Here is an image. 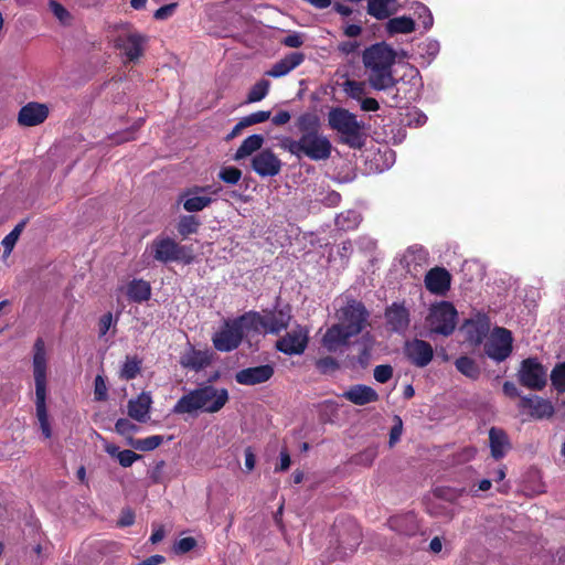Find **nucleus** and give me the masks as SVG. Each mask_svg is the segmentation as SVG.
<instances>
[{
  "label": "nucleus",
  "instance_id": "obj_1",
  "mask_svg": "<svg viewBox=\"0 0 565 565\" xmlns=\"http://www.w3.org/2000/svg\"><path fill=\"white\" fill-rule=\"evenodd\" d=\"M396 53L385 43H376L367 47L362 55L370 85L377 90H384L395 85L392 66Z\"/></svg>",
  "mask_w": 565,
  "mask_h": 565
},
{
  "label": "nucleus",
  "instance_id": "obj_2",
  "mask_svg": "<svg viewBox=\"0 0 565 565\" xmlns=\"http://www.w3.org/2000/svg\"><path fill=\"white\" fill-rule=\"evenodd\" d=\"M228 402L226 388L204 385L183 395L174 405L175 414H192L195 412L217 413Z\"/></svg>",
  "mask_w": 565,
  "mask_h": 565
},
{
  "label": "nucleus",
  "instance_id": "obj_3",
  "mask_svg": "<svg viewBox=\"0 0 565 565\" xmlns=\"http://www.w3.org/2000/svg\"><path fill=\"white\" fill-rule=\"evenodd\" d=\"M280 147L297 158L307 157L313 161L327 160L332 149L330 140L321 132L302 134L298 140L285 137Z\"/></svg>",
  "mask_w": 565,
  "mask_h": 565
},
{
  "label": "nucleus",
  "instance_id": "obj_4",
  "mask_svg": "<svg viewBox=\"0 0 565 565\" xmlns=\"http://www.w3.org/2000/svg\"><path fill=\"white\" fill-rule=\"evenodd\" d=\"M252 319H255L254 316L246 313L237 319L226 321L212 337L214 348L221 352H230L238 348L245 332L253 331L249 326Z\"/></svg>",
  "mask_w": 565,
  "mask_h": 565
},
{
  "label": "nucleus",
  "instance_id": "obj_5",
  "mask_svg": "<svg viewBox=\"0 0 565 565\" xmlns=\"http://www.w3.org/2000/svg\"><path fill=\"white\" fill-rule=\"evenodd\" d=\"M426 322L431 332L447 337L456 328L457 310L450 302H438L430 307Z\"/></svg>",
  "mask_w": 565,
  "mask_h": 565
},
{
  "label": "nucleus",
  "instance_id": "obj_6",
  "mask_svg": "<svg viewBox=\"0 0 565 565\" xmlns=\"http://www.w3.org/2000/svg\"><path fill=\"white\" fill-rule=\"evenodd\" d=\"M148 250L156 260L161 263L184 262L189 264L193 258L186 247L179 245L169 237L156 238L147 248Z\"/></svg>",
  "mask_w": 565,
  "mask_h": 565
},
{
  "label": "nucleus",
  "instance_id": "obj_7",
  "mask_svg": "<svg viewBox=\"0 0 565 565\" xmlns=\"http://www.w3.org/2000/svg\"><path fill=\"white\" fill-rule=\"evenodd\" d=\"M218 191L220 188L213 185H194L183 190L179 194L178 202L186 212H200L213 202V195H216Z\"/></svg>",
  "mask_w": 565,
  "mask_h": 565
},
{
  "label": "nucleus",
  "instance_id": "obj_8",
  "mask_svg": "<svg viewBox=\"0 0 565 565\" xmlns=\"http://www.w3.org/2000/svg\"><path fill=\"white\" fill-rule=\"evenodd\" d=\"M518 380L526 388L541 391L547 383V369L537 359L527 358L521 362Z\"/></svg>",
  "mask_w": 565,
  "mask_h": 565
},
{
  "label": "nucleus",
  "instance_id": "obj_9",
  "mask_svg": "<svg viewBox=\"0 0 565 565\" xmlns=\"http://www.w3.org/2000/svg\"><path fill=\"white\" fill-rule=\"evenodd\" d=\"M329 125L332 129L341 134L345 141L353 145L358 138L361 125L354 115L342 108L332 109L328 116Z\"/></svg>",
  "mask_w": 565,
  "mask_h": 565
},
{
  "label": "nucleus",
  "instance_id": "obj_10",
  "mask_svg": "<svg viewBox=\"0 0 565 565\" xmlns=\"http://www.w3.org/2000/svg\"><path fill=\"white\" fill-rule=\"evenodd\" d=\"M486 354L497 361H504L512 352V334L504 328H495L484 343Z\"/></svg>",
  "mask_w": 565,
  "mask_h": 565
},
{
  "label": "nucleus",
  "instance_id": "obj_11",
  "mask_svg": "<svg viewBox=\"0 0 565 565\" xmlns=\"http://www.w3.org/2000/svg\"><path fill=\"white\" fill-rule=\"evenodd\" d=\"M248 316H254L255 319L249 322V326L253 328L255 332H265V333H278L281 330L286 329L290 321L289 311L278 310L275 312H269L265 316H262L258 312H249Z\"/></svg>",
  "mask_w": 565,
  "mask_h": 565
},
{
  "label": "nucleus",
  "instance_id": "obj_12",
  "mask_svg": "<svg viewBox=\"0 0 565 565\" xmlns=\"http://www.w3.org/2000/svg\"><path fill=\"white\" fill-rule=\"evenodd\" d=\"M367 319V312L364 306L358 301H350L348 305L340 310V324L349 330V334H359L365 326Z\"/></svg>",
  "mask_w": 565,
  "mask_h": 565
},
{
  "label": "nucleus",
  "instance_id": "obj_13",
  "mask_svg": "<svg viewBox=\"0 0 565 565\" xmlns=\"http://www.w3.org/2000/svg\"><path fill=\"white\" fill-rule=\"evenodd\" d=\"M147 38L138 32L126 30L115 39V46L127 61H137L143 54Z\"/></svg>",
  "mask_w": 565,
  "mask_h": 565
},
{
  "label": "nucleus",
  "instance_id": "obj_14",
  "mask_svg": "<svg viewBox=\"0 0 565 565\" xmlns=\"http://www.w3.org/2000/svg\"><path fill=\"white\" fill-rule=\"evenodd\" d=\"M33 376L35 383V399L46 398V353L42 339L34 343Z\"/></svg>",
  "mask_w": 565,
  "mask_h": 565
},
{
  "label": "nucleus",
  "instance_id": "obj_15",
  "mask_svg": "<svg viewBox=\"0 0 565 565\" xmlns=\"http://www.w3.org/2000/svg\"><path fill=\"white\" fill-rule=\"evenodd\" d=\"M307 343L308 330L302 327H297L278 340L276 348L285 354L294 355L301 354L306 350Z\"/></svg>",
  "mask_w": 565,
  "mask_h": 565
},
{
  "label": "nucleus",
  "instance_id": "obj_16",
  "mask_svg": "<svg viewBox=\"0 0 565 565\" xmlns=\"http://www.w3.org/2000/svg\"><path fill=\"white\" fill-rule=\"evenodd\" d=\"M252 167L260 177H274L280 172L281 161L271 150L265 149L253 158Z\"/></svg>",
  "mask_w": 565,
  "mask_h": 565
},
{
  "label": "nucleus",
  "instance_id": "obj_17",
  "mask_svg": "<svg viewBox=\"0 0 565 565\" xmlns=\"http://www.w3.org/2000/svg\"><path fill=\"white\" fill-rule=\"evenodd\" d=\"M405 354L418 367H424L429 364L433 359L434 350L431 345L424 341L414 339L407 341L405 344Z\"/></svg>",
  "mask_w": 565,
  "mask_h": 565
},
{
  "label": "nucleus",
  "instance_id": "obj_18",
  "mask_svg": "<svg viewBox=\"0 0 565 565\" xmlns=\"http://www.w3.org/2000/svg\"><path fill=\"white\" fill-rule=\"evenodd\" d=\"M274 375V367L269 364L247 367L236 373L235 380L242 385H256L267 382Z\"/></svg>",
  "mask_w": 565,
  "mask_h": 565
},
{
  "label": "nucleus",
  "instance_id": "obj_19",
  "mask_svg": "<svg viewBox=\"0 0 565 565\" xmlns=\"http://www.w3.org/2000/svg\"><path fill=\"white\" fill-rule=\"evenodd\" d=\"M47 116L49 108L44 104L29 103L20 109L18 122L24 127H33L42 124Z\"/></svg>",
  "mask_w": 565,
  "mask_h": 565
},
{
  "label": "nucleus",
  "instance_id": "obj_20",
  "mask_svg": "<svg viewBox=\"0 0 565 565\" xmlns=\"http://www.w3.org/2000/svg\"><path fill=\"white\" fill-rule=\"evenodd\" d=\"M450 274L444 268H434L425 277L426 288L433 292L443 295L450 288Z\"/></svg>",
  "mask_w": 565,
  "mask_h": 565
},
{
  "label": "nucleus",
  "instance_id": "obj_21",
  "mask_svg": "<svg viewBox=\"0 0 565 565\" xmlns=\"http://www.w3.org/2000/svg\"><path fill=\"white\" fill-rule=\"evenodd\" d=\"M351 337H353V334H349V330H345L342 324L337 323L324 333L322 345L329 352H335L339 348L345 345Z\"/></svg>",
  "mask_w": 565,
  "mask_h": 565
},
{
  "label": "nucleus",
  "instance_id": "obj_22",
  "mask_svg": "<svg viewBox=\"0 0 565 565\" xmlns=\"http://www.w3.org/2000/svg\"><path fill=\"white\" fill-rule=\"evenodd\" d=\"M385 318L388 326L395 332H405L409 326V313L407 309L397 303H393L386 309Z\"/></svg>",
  "mask_w": 565,
  "mask_h": 565
},
{
  "label": "nucleus",
  "instance_id": "obj_23",
  "mask_svg": "<svg viewBox=\"0 0 565 565\" xmlns=\"http://www.w3.org/2000/svg\"><path fill=\"white\" fill-rule=\"evenodd\" d=\"M152 404L151 395L147 392H142L135 399L128 402V415L140 423L146 422L149 418V411Z\"/></svg>",
  "mask_w": 565,
  "mask_h": 565
},
{
  "label": "nucleus",
  "instance_id": "obj_24",
  "mask_svg": "<svg viewBox=\"0 0 565 565\" xmlns=\"http://www.w3.org/2000/svg\"><path fill=\"white\" fill-rule=\"evenodd\" d=\"M305 60V55L300 52H292L286 55L284 58L273 65V67L266 72V75L270 77H281L287 75L289 72L299 66Z\"/></svg>",
  "mask_w": 565,
  "mask_h": 565
},
{
  "label": "nucleus",
  "instance_id": "obj_25",
  "mask_svg": "<svg viewBox=\"0 0 565 565\" xmlns=\"http://www.w3.org/2000/svg\"><path fill=\"white\" fill-rule=\"evenodd\" d=\"M520 407L530 409L531 415L536 418H547L554 413L552 403L537 396H523L520 401Z\"/></svg>",
  "mask_w": 565,
  "mask_h": 565
},
{
  "label": "nucleus",
  "instance_id": "obj_26",
  "mask_svg": "<svg viewBox=\"0 0 565 565\" xmlns=\"http://www.w3.org/2000/svg\"><path fill=\"white\" fill-rule=\"evenodd\" d=\"M399 9L401 4L397 0H369L367 2V13L377 20H385Z\"/></svg>",
  "mask_w": 565,
  "mask_h": 565
},
{
  "label": "nucleus",
  "instance_id": "obj_27",
  "mask_svg": "<svg viewBox=\"0 0 565 565\" xmlns=\"http://www.w3.org/2000/svg\"><path fill=\"white\" fill-rule=\"evenodd\" d=\"M342 396L355 405H365L375 402L379 398L375 390L371 386L361 384L350 387Z\"/></svg>",
  "mask_w": 565,
  "mask_h": 565
},
{
  "label": "nucleus",
  "instance_id": "obj_28",
  "mask_svg": "<svg viewBox=\"0 0 565 565\" xmlns=\"http://www.w3.org/2000/svg\"><path fill=\"white\" fill-rule=\"evenodd\" d=\"M489 443L491 455L495 459H500L505 456L510 449L509 438L507 434L500 428L492 427L489 430Z\"/></svg>",
  "mask_w": 565,
  "mask_h": 565
},
{
  "label": "nucleus",
  "instance_id": "obj_29",
  "mask_svg": "<svg viewBox=\"0 0 565 565\" xmlns=\"http://www.w3.org/2000/svg\"><path fill=\"white\" fill-rule=\"evenodd\" d=\"M209 362L210 358L207 352L198 351L192 347L189 348V350L185 351L180 358L181 365L192 370L203 369L209 364Z\"/></svg>",
  "mask_w": 565,
  "mask_h": 565
},
{
  "label": "nucleus",
  "instance_id": "obj_30",
  "mask_svg": "<svg viewBox=\"0 0 565 565\" xmlns=\"http://www.w3.org/2000/svg\"><path fill=\"white\" fill-rule=\"evenodd\" d=\"M385 30L388 34H408L415 31V21L411 17H396L387 21Z\"/></svg>",
  "mask_w": 565,
  "mask_h": 565
},
{
  "label": "nucleus",
  "instance_id": "obj_31",
  "mask_svg": "<svg viewBox=\"0 0 565 565\" xmlns=\"http://www.w3.org/2000/svg\"><path fill=\"white\" fill-rule=\"evenodd\" d=\"M127 296L135 302L146 301L151 296V287L142 279H135L127 287Z\"/></svg>",
  "mask_w": 565,
  "mask_h": 565
},
{
  "label": "nucleus",
  "instance_id": "obj_32",
  "mask_svg": "<svg viewBox=\"0 0 565 565\" xmlns=\"http://www.w3.org/2000/svg\"><path fill=\"white\" fill-rule=\"evenodd\" d=\"M263 143L264 137L262 135H252L247 137L237 149L234 159L241 160L250 156L253 152L259 150Z\"/></svg>",
  "mask_w": 565,
  "mask_h": 565
},
{
  "label": "nucleus",
  "instance_id": "obj_33",
  "mask_svg": "<svg viewBox=\"0 0 565 565\" xmlns=\"http://www.w3.org/2000/svg\"><path fill=\"white\" fill-rule=\"evenodd\" d=\"M390 526L391 529L407 535L417 531L416 520L413 514L392 518L390 520Z\"/></svg>",
  "mask_w": 565,
  "mask_h": 565
},
{
  "label": "nucleus",
  "instance_id": "obj_34",
  "mask_svg": "<svg viewBox=\"0 0 565 565\" xmlns=\"http://www.w3.org/2000/svg\"><path fill=\"white\" fill-rule=\"evenodd\" d=\"M141 360L136 355H127L119 371V377L121 380H132L141 371Z\"/></svg>",
  "mask_w": 565,
  "mask_h": 565
},
{
  "label": "nucleus",
  "instance_id": "obj_35",
  "mask_svg": "<svg viewBox=\"0 0 565 565\" xmlns=\"http://www.w3.org/2000/svg\"><path fill=\"white\" fill-rule=\"evenodd\" d=\"M46 398H36L35 399V408H36V417L40 424V428L45 438H51L52 429L49 422V415L46 411Z\"/></svg>",
  "mask_w": 565,
  "mask_h": 565
},
{
  "label": "nucleus",
  "instance_id": "obj_36",
  "mask_svg": "<svg viewBox=\"0 0 565 565\" xmlns=\"http://www.w3.org/2000/svg\"><path fill=\"white\" fill-rule=\"evenodd\" d=\"M163 443V437L160 435L149 436L142 439L128 438V444L140 451H151L158 448Z\"/></svg>",
  "mask_w": 565,
  "mask_h": 565
},
{
  "label": "nucleus",
  "instance_id": "obj_37",
  "mask_svg": "<svg viewBox=\"0 0 565 565\" xmlns=\"http://www.w3.org/2000/svg\"><path fill=\"white\" fill-rule=\"evenodd\" d=\"M361 222V216L355 211H345L335 217V225L343 231H350L358 227Z\"/></svg>",
  "mask_w": 565,
  "mask_h": 565
},
{
  "label": "nucleus",
  "instance_id": "obj_38",
  "mask_svg": "<svg viewBox=\"0 0 565 565\" xmlns=\"http://www.w3.org/2000/svg\"><path fill=\"white\" fill-rule=\"evenodd\" d=\"M297 128L302 134H309V132H319V118L317 115L311 113H306L299 116L297 119Z\"/></svg>",
  "mask_w": 565,
  "mask_h": 565
},
{
  "label": "nucleus",
  "instance_id": "obj_39",
  "mask_svg": "<svg viewBox=\"0 0 565 565\" xmlns=\"http://www.w3.org/2000/svg\"><path fill=\"white\" fill-rule=\"evenodd\" d=\"M456 367L460 373L473 380L477 379L480 374V370L477 363L468 356L459 358L456 361Z\"/></svg>",
  "mask_w": 565,
  "mask_h": 565
},
{
  "label": "nucleus",
  "instance_id": "obj_40",
  "mask_svg": "<svg viewBox=\"0 0 565 565\" xmlns=\"http://www.w3.org/2000/svg\"><path fill=\"white\" fill-rule=\"evenodd\" d=\"M270 82L267 79H260L258 81L253 87L250 88L248 96H247V103H256L264 99L269 90Z\"/></svg>",
  "mask_w": 565,
  "mask_h": 565
},
{
  "label": "nucleus",
  "instance_id": "obj_41",
  "mask_svg": "<svg viewBox=\"0 0 565 565\" xmlns=\"http://www.w3.org/2000/svg\"><path fill=\"white\" fill-rule=\"evenodd\" d=\"M24 227V223L18 224L3 239H2V247H3V257H8L11 252L14 248V245L17 244L19 236Z\"/></svg>",
  "mask_w": 565,
  "mask_h": 565
},
{
  "label": "nucleus",
  "instance_id": "obj_42",
  "mask_svg": "<svg viewBox=\"0 0 565 565\" xmlns=\"http://www.w3.org/2000/svg\"><path fill=\"white\" fill-rule=\"evenodd\" d=\"M199 225H200V222L195 216H192V215L182 216L178 224V232L183 237H186L190 234L195 233L199 228Z\"/></svg>",
  "mask_w": 565,
  "mask_h": 565
},
{
  "label": "nucleus",
  "instance_id": "obj_43",
  "mask_svg": "<svg viewBox=\"0 0 565 565\" xmlns=\"http://www.w3.org/2000/svg\"><path fill=\"white\" fill-rule=\"evenodd\" d=\"M343 90L351 98L361 100L366 94L365 84L363 82H356L348 79L343 83Z\"/></svg>",
  "mask_w": 565,
  "mask_h": 565
},
{
  "label": "nucleus",
  "instance_id": "obj_44",
  "mask_svg": "<svg viewBox=\"0 0 565 565\" xmlns=\"http://www.w3.org/2000/svg\"><path fill=\"white\" fill-rule=\"evenodd\" d=\"M377 457V449L375 447L366 448L353 458V462L356 465L369 467L373 463Z\"/></svg>",
  "mask_w": 565,
  "mask_h": 565
},
{
  "label": "nucleus",
  "instance_id": "obj_45",
  "mask_svg": "<svg viewBox=\"0 0 565 565\" xmlns=\"http://www.w3.org/2000/svg\"><path fill=\"white\" fill-rule=\"evenodd\" d=\"M551 381L559 392H565V362L554 367Z\"/></svg>",
  "mask_w": 565,
  "mask_h": 565
},
{
  "label": "nucleus",
  "instance_id": "obj_46",
  "mask_svg": "<svg viewBox=\"0 0 565 565\" xmlns=\"http://www.w3.org/2000/svg\"><path fill=\"white\" fill-rule=\"evenodd\" d=\"M468 328L469 339L476 344L481 343L488 332V327L483 323H471Z\"/></svg>",
  "mask_w": 565,
  "mask_h": 565
},
{
  "label": "nucleus",
  "instance_id": "obj_47",
  "mask_svg": "<svg viewBox=\"0 0 565 565\" xmlns=\"http://www.w3.org/2000/svg\"><path fill=\"white\" fill-rule=\"evenodd\" d=\"M218 177L222 181L228 184H236L242 177V172L237 168L227 167L220 171Z\"/></svg>",
  "mask_w": 565,
  "mask_h": 565
},
{
  "label": "nucleus",
  "instance_id": "obj_48",
  "mask_svg": "<svg viewBox=\"0 0 565 565\" xmlns=\"http://www.w3.org/2000/svg\"><path fill=\"white\" fill-rule=\"evenodd\" d=\"M137 429H138V427L135 424H132L129 419H126V418H120L115 424V430L119 435L125 436V437L131 438L130 436L134 433H136Z\"/></svg>",
  "mask_w": 565,
  "mask_h": 565
},
{
  "label": "nucleus",
  "instance_id": "obj_49",
  "mask_svg": "<svg viewBox=\"0 0 565 565\" xmlns=\"http://www.w3.org/2000/svg\"><path fill=\"white\" fill-rule=\"evenodd\" d=\"M94 396L96 401L107 399V385L103 375H97L95 377Z\"/></svg>",
  "mask_w": 565,
  "mask_h": 565
},
{
  "label": "nucleus",
  "instance_id": "obj_50",
  "mask_svg": "<svg viewBox=\"0 0 565 565\" xmlns=\"http://www.w3.org/2000/svg\"><path fill=\"white\" fill-rule=\"evenodd\" d=\"M316 365L321 373H331L339 367L338 362L331 356L318 360Z\"/></svg>",
  "mask_w": 565,
  "mask_h": 565
},
{
  "label": "nucleus",
  "instance_id": "obj_51",
  "mask_svg": "<svg viewBox=\"0 0 565 565\" xmlns=\"http://www.w3.org/2000/svg\"><path fill=\"white\" fill-rule=\"evenodd\" d=\"M177 7H178V3L166 4L161 8H159L158 10H156V12L153 13V18L159 21L167 20L174 14Z\"/></svg>",
  "mask_w": 565,
  "mask_h": 565
},
{
  "label": "nucleus",
  "instance_id": "obj_52",
  "mask_svg": "<svg viewBox=\"0 0 565 565\" xmlns=\"http://www.w3.org/2000/svg\"><path fill=\"white\" fill-rule=\"evenodd\" d=\"M393 375V369L390 365H377L374 369V379L380 383H386Z\"/></svg>",
  "mask_w": 565,
  "mask_h": 565
},
{
  "label": "nucleus",
  "instance_id": "obj_53",
  "mask_svg": "<svg viewBox=\"0 0 565 565\" xmlns=\"http://www.w3.org/2000/svg\"><path fill=\"white\" fill-rule=\"evenodd\" d=\"M139 458L140 456L134 452L132 450H121L117 457L120 466L125 468L130 467Z\"/></svg>",
  "mask_w": 565,
  "mask_h": 565
},
{
  "label": "nucleus",
  "instance_id": "obj_54",
  "mask_svg": "<svg viewBox=\"0 0 565 565\" xmlns=\"http://www.w3.org/2000/svg\"><path fill=\"white\" fill-rule=\"evenodd\" d=\"M269 118H270V111H267V110H259V111L253 113V114L244 117L248 127L252 125H255V124L264 122V121L268 120Z\"/></svg>",
  "mask_w": 565,
  "mask_h": 565
},
{
  "label": "nucleus",
  "instance_id": "obj_55",
  "mask_svg": "<svg viewBox=\"0 0 565 565\" xmlns=\"http://www.w3.org/2000/svg\"><path fill=\"white\" fill-rule=\"evenodd\" d=\"M281 43L287 47L297 49L303 44V35L298 32L288 34Z\"/></svg>",
  "mask_w": 565,
  "mask_h": 565
},
{
  "label": "nucleus",
  "instance_id": "obj_56",
  "mask_svg": "<svg viewBox=\"0 0 565 565\" xmlns=\"http://www.w3.org/2000/svg\"><path fill=\"white\" fill-rule=\"evenodd\" d=\"M50 8H51L52 12L54 13V15L61 22H63V23L67 22L70 14H68L67 10L62 4L52 0V1H50Z\"/></svg>",
  "mask_w": 565,
  "mask_h": 565
},
{
  "label": "nucleus",
  "instance_id": "obj_57",
  "mask_svg": "<svg viewBox=\"0 0 565 565\" xmlns=\"http://www.w3.org/2000/svg\"><path fill=\"white\" fill-rule=\"evenodd\" d=\"M395 425L392 427L390 433V446H394L401 438L403 431V423L398 416L394 418Z\"/></svg>",
  "mask_w": 565,
  "mask_h": 565
},
{
  "label": "nucleus",
  "instance_id": "obj_58",
  "mask_svg": "<svg viewBox=\"0 0 565 565\" xmlns=\"http://www.w3.org/2000/svg\"><path fill=\"white\" fill-rule=\"evenodd\" d=\"M419 18L423 19V25L426 30L430 29L434 22L433 15L426 6H418Z\"/></svg>",
  "mask_w": 565,
  "mask_h": 565
},
{
  "label": "nucleus",
  "instance_id": "obj_59",
  "mask_svg": "<svg viewBox=\"0 0 565 565\" xmlns=\"http://www.w3.org/2000/svg\"><path fill=\"white\" fill-rule=\"evenodd\" d=\"M111 324H113V315L110 312L102 316L99 319V322H98L99 335L100 337L105 335L108 332V330L110 329Z\"/></svg>",
  "mask_w": 565,
  "mask_h": 565
},
{
  "label": "nucleus",
  "instance_id": "obj_60",
  "mask_svg": "<svg viewBox=\"0 0 565 565\" xmlns=\"http://www.w3.org/2000/svg\"><path fill=\"white\" fill-rule=\"evenodd\" d=\"M195 545H196V542L193 537H184L178 542L177 550L179 552L186 553V552L191 551L192 548H194Z\"/></svg>",
  "mask_w": 565,
  "mask_h": 565
},
{
  "label": "nucleus",
  "instance_id": "obj_61",
  "mask_svg": "<svg viewBox=\"0 0 565 565\" xmlns=\"http://www.w3.org/2000/svg\"><path fill=\"white\" fill-rule=\"evenodd\" d=\"M135 515L130 510H125L121 512L120 518L118 520V525L120 526H129L134 523Z\"/></svg>",
  "mask_w": 565,
  "mask_h": 565
},
{
  "label": "nucleus",
  "instance_id": "obj_62",
  "mask_svg": "<svg viewBox=\"0 0 565 565\" xmlns=\"http://www.w3.org/2000/svg\"><path fill=\"white\" fill-rule=\"evenodd\" d=\"M380 107L379 103L374 98H362L361 108L365 111H375Z\"/></svg>",
  "mask_w": 565,
  "mask_h": 565
},
{
  "label": "nucleus",
  "instance_id": "obj_63",
  "mask_svg": "<svg viewBox=\"0 0 565 565\" xmlns=\"http://www.w3.org/2000/svg\"><path fill=\"white\" fill-rule=\"evenodd\" d=\"M255 455L250 447L245 449V468L247 471H252L255 468Z\"/></svg>",
  "mask_w": 565,
  "mask_h": 565
},
{
  "label": "nucleus",
  "instance_id": "obj_64",
  "mask_svg": "<svg viewBox=\"0 0 565 565\" xmlns=\"http://www.w3.org/2000/svg\"><path fill=\"white\" fill-rule=\"evenodd\" d=\"M291 116L288 111L281 110L273 117V124L280 126L285 125L290 120Z\"/></svg>",
  "mask_w": 565,
  "mask_h": 565
}]
</instances>
